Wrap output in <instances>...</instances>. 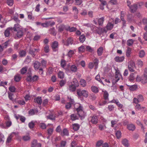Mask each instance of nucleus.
I'll return each mask as SVG.
<instances>
[{"mask_svg":"<svg viewBox=\"0 0 147 147\" xmlns=\"http://www.w3.org/2000/svg\"><path fill=\"white\" fill-rule=\"evenodd\" d=\"M74 107L76 109L80 119L84 118L86 115L83 110V107L79 103H76Z\"/></svg>","mask_w":147,"mask_h":147,"instance_id":"1","label":"nucleus"},{"mask_svg":"<svg viewBox=\"0 0 147 147\" xmlns=\"http://www.w3.org/2000/svg\"><path fill=\"white\" fill-rule=\"evenodd\" d=\"M14 31L17 32L16 35L18 38H20L23 35L22 28L20 26L17 24L14 25L13 27Z\"/></svg>","mask_w":147,"mask_h":147,"instance_id":"2","label":"nucleus"},{"mask_svg":"<svg viewBox=\"0 0 147 147\" xmlns=\"http://www.w3.org/2000/svg\"><path fill=\"white\" fill-rule=\"evenodd\" d=\"M91 30L93 32L97 33L99 35L102 34V33H106L107 32V31L105 28H102L96 27L94 26L91 28Z\"/></svg>","mask_w":147,"mask_h":147,"instance_id":"3","label":"nucleus"},{"mask_svg":"<svg viewBox=\"0 0 147 147\" xmlns=\"http://www.w3.org/2000/svg\"><path fill=\"white\" fill-rule=\"evenodd\" d=\"M123 78L122 75L121 74L119 70H116L115 72V78L113 80V83H116L119 80H122Z\"/></svg>","mask_w":147,"mask_h":147,"instance_id":"4","label":"nucleus"},{"mask_svg":"<svg viewBox=\"0 0 147 147\" xmlns=\"http://www.w3.org/2000/svg\"><path fill=\"white\" fill-rule=\"evenodd\" d=\"M78 86L79 83L78 81L76 79H74L71 84L69 85V89L71 91H74L76 87Z\"/></svg>","mask_w":147,"mask_h":147,"instance_id":"5","label":"nucleus"},{"mask_svg":"<svg viewBox=\"0 0 147 147\" xmlns=\"http://www.w3.org/2000/svg\"><path fill=\"white\" fill-rule=\"evenodd\" d=\"M77 94L80 96H83L85 98H87L88 96V92L85 90H82L80 89H77Z\"/></svg>","mask_w":147,"mask_h":147,"instance_id":"6","label":"nucleus"},{"mask_svg":"<svg viewBox=\"0 0 147 147\" xmlns=\"http://www.w3.org/2000/svg\"><path fill=\"white\" fill-rule=\"evenodd\" d=\"M35 70H38L39 69V71H41V74L43 73V69L40 67L41 63L40 62L37 61H35L33 62Z\"/></svg>","mask_w":147,"mask_h":147,"instance_id":"7","label":"nucleus"},{"mask_svg":"<svg viewBox=\"0 0 147 147\" xmlns=\"http://www.w3.org/2000/svg\"><path fill=\"white\" fill-rule=\"evenodd\" d=\"M89 122H91L93 124H96L98 122L97 116L95 115L89 118Z\"/></svg>","mask_w":147,"mask_h":147,"instance_id":"8","label":"nucleus"},{"mask_svg":"<svg viewBox=\"0 0 147 147\" xmlns=\"http://www.w3.org/2000/svg\"><path fill=\"white\" fill-rule=\"evenodd\" d=\"M128 68L131 72H134V69L135 68V65L133 61H130L128 63Z\"/></svg>","mask_w":147,"mask_h":147,"instance_id":"9","label":"nucleus"},{"mask_svg":"<svg viewBox=\"0 0 147 147\" xmlns=\"http://www.w3.org/2000/svg\"><path fill=\"white\" fill-rule=\"evenodd\" d=\"M5 124L6 127H9L12 125V122L10 120V118L9 116L6 115L5 117Z\"/></svg>","mask_w":147,"mask_h":147,"instance_id":"10","label":"nucleus"},{"mask_svg":"<svg viewBox=\"0 0 147 147\" xmlns=\"http://www.w3.org/2000/svg\"><path fill=\"white\" fill-rule=\"evenodd\" d=\"M73 39L72 38H68L66 41L63 40H62V42L66 46H68L69 45H72L73 43Z\"/></svg>","mask_w":147,"mask_h":147,"instance_id":"11","label":"nucleus"},{"mask_svg":"<svg viewBox=\"0 0 147 147\" xmlns=\"http://www.w3.org/2000/svg\"><path fill=\"white\" fill-rule=\"evenodd\" d=\"M18 132H13L7 137L6 141V143H9L11 142V139L15 135H18Z\"/></svg>","mask_w":147,"mask_h":147,"instance_id":"12","label":"nucleus"},{"mask_svg":"<svg viewBox=\"0 0 147 147\" xmlns=\"http://www.w3.org/2000/svg\"><path fill=\"white\" fill-rule=\"evenodd\" d=\"M41 144L40 143H38L37 140H34L31 142V147H41Z\"/></svg>","mask_w":147,"mask_h":147,"instance_id":"13","label":"nucleus"},{"mask_svg":"<svg viewBox=\"0 0 147 147\" xmlns=\"http://www.w3.org/2000/svg\"><path fill=\"white\" fill-rule=\"evenodd\" d=\"M58 43L56 41H54L52 43V47L53 51H56L58 50Z\"/></svg>","mask_w":147,"mask_h":147,"instance_id":"14","label":"nucleus"},{"mask_svg":"<svg viewBox=\"0 0 147 147\" xmlns=\"http://www.w3.org/2000/svg\"><path fill=\"white\" fill-rule=\"evenodd\" d=\"M66 65V61L64 59H62L61 62V67L65 69L67 72H69V70L68 69L65 68Z\"/></svg>","mask_w":147,"mask_h":147,"instance_id":"15","label":"nucleus"},{"mask_svg":"<svg viewBox=\"0 0 147 147\" xmlns=\"http://www.w3.org/2000/svg\"><path fill=\"white\" fill-rule=\"evenodd\" d=\"M13 30V28L12 27L7 28L4 32V35L6 37H8L10 35V33L12 30Z\"/></svg>","mask_w":147,"mask_h":147,"instance_id":"16","label":"nucleus"},{"mask_svg":"<svg viewBox=\"0 0 147 147\" xmlns=\"http://www.w3.org/2000/svg\"><path fill=\"white\" fill-rule=\"evenodd\" d=\"M102 92H103V95L104 99L105 100H108L109 94L105 90H102Z\"/></svg>","mask_w":147,"mask_h":147,"instance_id":"17","label":"nucleus"},{"mask_svg":"<svg viewBox=\"0 0 147 147\" xmlns=\"http://www.w3.org/2000/svg\"><path fill=\"white\" fill-rule=\"evenodd\" d=\"M125 57L122 56L121 57L117 56L115 57V60L118 62H121L124 59Z\"/></svg>","mask_w":147,"mask_h":147,"instance_id":"18","label":"nucleus"},{"mask_svg":"<svg viewBox=\"0 0 147 147\" xmlns=\"http://www.w3.org/2000/svg\"><path fill=\"white\" fill-rule=\"evenodd\" d=\"M137 5L136 4H134L133 5H131L129 9L132 12L134 13L137 10Z\"/></svg>","mask_w":147,"mask_h":147,"instance_id":"19","label":"nucleus"},{"mask_svg":"<svg viewBox=\"0 0 147 147\" xmlns=\"http://www.w3.org/2000/svg\"><path fill=\"white\" fill-rule=\"evenodd\" d=\"M127 128L129 130L134 131L136 128L134 125L133 124L131 123L127 124Z\"/></svg>","mask_w":147,"mask_h":147,"instance_id":"20","label":"nucleus"},{"mask_svg":"<svg viewBox=\"0 0 147 147\" xmlns=\"http://www.w3.org/2000/svg\"><path fill=\"white\" fill-rule=\"evenodd\" d=\"M141 82L143 84L147 82V75L144 74V76H142Z\"/></svg>","mask_w":147,"mask_h":147,"instance_id":"21","label":"nucleus"},{"mask_svg":"<svg viewBox=\"0 0 147 147\" xmlns=\"http://www.w3.org/2000/svg\"><path fill=\"white\" fill-rule=\"evenodd\" d=\"M144 108L143 107H142L139 104H137L135 106V109L137 111L142 110Z\"/></svg>","mask_w":147,"mask_h":147,"instance_id":"22","label":"nucleus"},{"mask_svg":"<svg viewBox=\"0 0 147 147\" xmlns=\"http://www.w3.org/2000/svg\"><path fill=\"white\" fill-rule=\"evenodd\" d=\"M103 52V47H100L97 50V53L98 56H100Z\"/></svg>","mask_w":147,"mask_h":147,"instance_id":"23","label":"nucleus"},{"mask_svg":"<svg viewBox=\"0 0 147 147\" xmlns=\"http://www.w3.org/2000/svg\"><path fill=\"white\" fill-rule=\"evenodd\" d=\"M113 24L111 23H109L106 26V28H105L107 30H112L113 27Z\"/></svg>","mask_w":147,"mask_h":147,"instance_id":"24","label":"nucleus"},{"mask_svg":"<svg viewBox=\"0 0 147 147\" xmlns=\"http://www.w3.org/2000/svg\"><path fill=\"white\" fill-rule=\"evenodd\" d=\"M104 18L102 17L99 19H96L97 20L98 22V24L99 26H102L103 24V22L104 20Z\"/></svg>","mask_w":147,"mask_h":147,"instance_id":"25","label":"nucleus"},{"mask_svg":"<svg viewBox=\"0 0 147 147\" xmlns=\"http://www.w3.org/2000/svg\"><path fill=\"white\" fill-rule=\"evenodd\" d=\"M91 91L95 93H97L98 92L99 90L98 88L94 86H92L91 87Z\"/></svg>","mask_w":147,"mask_h":147,"instance_id":"26","label":"nucleus"},{"mask_svg":"<svg viewBox=\"0 0 147 147\" xmlns=\"http://www.w3.org/2000/svg\"><path fill=\"white\" fill-rule=\"evenodd\" d=\"M61 134L62 136H68L69 132L68 130L66 128L63 129V131L61 132Z\"/></svg>","mask_w":147,"mask_h":147,"instance_id":"27","label":"nucleus"},{"mask_svg":"<svg viewBox=\"0 0 147 147\" xmlns=\"http://www.w3.org/2000/svg\"><path fill=\"white\" fill-rule=\"evenodd\" d=\"M38 50L36 49H34V51L32 50L31 49H30L29 50V53L32 56L34 57L35 55V51H37V52H38Z\"/></svg>","mask_w":147,"mask_h":147,"instance_id":"28","label":"nucleus"},{"mask_svg":"<svg viewBox=\"0 0 147 147\" xmlns=\"http://www.w3.org/2000/svg\"><path fill=\"white\" fill-rule=\"evenodd\" d=\"M122 144L125 146L127 147L129 146V144L128 140L126 139H123L122 141Z\"/></svg>","mask_w":147,"mask_h":147,"instance_id":"29","label":"nucleus"},{"mask_svg":"<svg viewBox=\"0 0 147 147\" xmlns=\"http://www.w3.org/2000/svg\"><path fill=\"white\" fill-rule=\"evenodd\" d=\"M77 70V67L75 65H71L70 67V71L69 70L70 72V71L72 72H75Z\"/></svg>","mask_w":147,"mask_h":147,"instance_id":"30","label":"nucleus"},{"mask_svg":"<svg viewBox=\"0 0 147 147\" xmlns=\"http://www.w3.org/2000/svg\"><path fill=\"white\" fill-rule=\"evenodd\" d=\"M34 101L38 103L39 105L41 104L42 102V100L41 97H38L34 99Z\"/></svg>","mask_w":147,"mask_h":147,"instance_id":"31","label":"nucleus"},{"mask_svg":"<svg viewBox=\"0 0 147 147\" xmlns=\"http://www.w3.org/2000/svg\"><path fill=\"white\" fill-rule=\"evenodd\" d=\"M73 128L74 131L78 130L80 127V125L78 123H74L73 124Z\"/></svg>","mask_w":147,"mask_h":147,"instance_id":"32","label":"nucleus"},{"mask_svg":"<svg viewBox=\"0 0 147 147\" xmlns=\"http://www.w3.org/2000/svg\"><path fill=\"white\" fill-rule=\"evenodd\" d=\"M74 53V51L72 50H70L68 52V54L66 55V57H68V60L70 59V57H71L72 55Z\"/></svg>","mask_w":147,"mask_h":147,"instance_id":"33","label":"nucleus"},{"mask_svg":"<svg viewBox=\"0 0 147 147\" xmlns=\"http://www.w3.org/2000/svg\"><path fill=\"white\" fill-rule=\"evenodd\" d=\"M65 29L67 31H69L70 32H73L76 30L77 29L76 28L72 27H70V26H68L67 28H65Z\"/></svg>","mask_w":147,"mask_h":147,"instance_id":"34","label":"nucleus"},{"mask_svg":"<svg viewBox=\"0 0 147 147\" xmlns=\"http://www.w3.org/2000/svg\"><path fill=\"white\" fill-rule=\"evenodd\" d=\"M71 119L73 121H74L78 119L79 116L75 114H73L70 116Z\"/></svg>","mask_w":147,"mask_h":147,"instance_id":"35","label":"nucleus"},{"mask_svg":"<svg viewBox=\"0 0 147 147\" xmlns=\"http://www.w3.org/2000/svg\"><path fill=\"white\" fill-rule=\"evenodd\" d=\"M49 32L50 34L54 36H55L56 33L55 32V29L54 28H51L49 30Z\"/></svg>","mask_w":147,"mask_h":147,"instance_id":"36","label":"nucleus"},{"mask_svg":"<svg viewBox=\"0 0 147 147\" xmlns=\"http://www.w3.org/2000/svg\"><path fill=\"white\" fill-rule=\"evenodd\" d=\"M131 51V49L130 47H128L126 52V55L127 57H129L130 56Z\"/></svg>","mask_w":147,"mask_h":147,"instance_id":"37","label":"nucleus"},{"mask_svg":"<svg viewBox=\"0 0 147 147\" xmlns=\"http://www.w3.org/2000/svg\"><path fill=\"white\" fill-rule=\"evenodd\" d=\"M80 85L83 87H84L86 86V82L85 80L83 79H81L80 80Z\"/></svg>","mask_w":147,"mask_h":147,"instance_id":"38","label":"nucleus"},{"mask_svg":"<svg viewBox=\"0 0 147 147\" xmlns=\"http://www.w3.org/2000/svg\"><path fill=\"white\" fill-rule=\"evenodd\" d=\"M5 140L4 135L0 132V143H3Z\"/></svg>","mask_w":147,"mask_h":147,"instance_id":"39","label":"nucleus"},{"mask_svg":"<svg viewBox=\"0 0 147 147\" xmlns=\"http://www.w3.org/2000/svg\"><path fill=\"white\" fill-rule=\"evenodd\" d=\"M115 135L117 139H119L120 138H121V131L119 130L116 131Z\"/></svg>","mask_w":147,"mask_h":147,"instance_id":"40","label":"nucleus"},{"mask_svg":"<svg viewBox=\"0 0 147 147\" xmlns=\"http://www.w3.org/2000/svg\"><path fill=\"white\" fill-rule=\"evenodd\" d=\"M28 69V67L26 66L23 67L20 70V72L22 74H24L26 73Z\"/></svg>","mask_w":147,"mask_h":147,"instance_id":"41","label":"nucleus"},{"mask_svg":"<svg viewBox=\"0 0 147 147\" xmlns=\"http://www.w3.org/2000/svg\"><path fill=\"white\" fill-rule=\"evenodd\" d=\"M134 41V40L132 39H129L128 40L127 42V45L129 46H131L132 45H133Z\"/></svg>","mask_w":147,"mask_h":147,"instance_id":"42","label":"nucleus"},{"mask_svg":"<svg viewBox=\"0 0 147 147\" xmlns=\"http://www.w3.org/2000/svg\"><path fill=\"white\" fill-rule=\"evenodd\" d=\"M85 36L84 34L81 35L79 37V40L80 42H83L85 40Z\"/></svg>","mask_w":147,"mask_h":147,"instance_id":"43","label":"nucleus"},{"mask_svg":"<svg viewBox=\"0 0 147 147\" xmlns=\"http://www.w3.org/2000/svg\"><path fill=\"white\" fill-rule=\"evenodd\" d=\"M145 54V52L143 50H141L139 52V56L140 58L143 57Z\"/></svg>","mask_w":147,"mask_h":147,"instance_id":"44","label":"nucleus"},{"mask_svg":"<svg viewBox=\"0 0 147 147\" xmlns=\"http://www.w3.org/2000/svg\"><path fill=\"white\" fill-rule=\"evenodd\" d=\"M19 54L20 57H24L26 55V52L25 51L22 50L20 51Z\"/></svg>","mask_w":147,"mask_h":147,"instance_id":"45","label":"nucleus"},{"mask_svg":"<svg viewBox=\"0 0 147 147\" xmlns=\"http://www.w3.org/2000/svg\"><path fill=\"white\" fill-rule=\"evenodd\" d=\"M65 28V26L64 25H61L58 27V31L59 32H62Z\"/></svg>","mask_w":147,"mask_h":147,"instance_id":"46","label":"nucleus"},{"mask_svg":"<svg viewBox=\"0 0 147 147\" xmlns=\"http://www.w3.org/2000/svg\"><path fill=\"white\" fill-rule=\"evenodd\" d=\"M22 139L24 141H27L30 140V137L29 135H25L23 136Z\"/></svg>","mask_w":147,"mask_h":147,"instance_id":"47","label":"nucleus"},{"mask_svg":"<svg viewBox=\"0 0 147 147\" xmlns=\"http://www.w3.org/2000/svg\"><path fill=\"white\" fill-rule=\"evenodd\" d=\"M127 21L130 22L134 21V20L132 18L131 15L129 14L127 16Z\"/></svg>","mask_w":147,"mask_h":147,"instance_id":"48","label":"nucleus"},{"mask_svg":"<svg viewBox=\"0 0 147 147\" xmlns=\"http://www.w3.org/2000/svg\"><path fill=\"white\" fill-rule=\"evenodd\" d=\"M85 50V48L84 46L82 45L79 47L78 51L80 53H82Z\"/></svg>","mask_w":147,"mask_h":147,"instance_id":"49","label":"nucleus"},{"mask_svg":"<svg viewBox=\"0 0 147 147\" xmlns=\"http://www.w3.org/2000/svg\"><path fill=\"white\" fill-rule=\"evenodd\" d=\"M58 77L61 79L63 78L64 77V74L63 72L59 71L58 74Z\"/></svg>","mask_w":147,"mask_h":147,"instance_id":"50","label":"nucleus"},{"mask_svg":"<svg viewBox=\"0 0 147 147\" xmlns=\"http://www.w3.org/2000/svg\"><path fill=\"white\" fill-rule=\"evenodd\" d=\"M39 125L42 129H45L46 128L47 125L44 123H40L39 124Z\"/></svg>","mask_w":147,"mask_h":147,"instance_id":"51","label":"nucleus"},{"mask_svg":"<svg viewBox=\"0 0 147 147\" xmlns=\"http://www.w3.org/2000/svg\"><path fill=\"white\" fill-rule=\"evenodd\" d=\"M137 63L139 67H142L143 65V62L141 60H138L137 61Z\"/></svg>","mask_w":147,"mask_h":147,"instance_id":"52","label":"nucleus"},{"mask_svg":"<svg viewBox=\"0 0 147 147\" xmlns=\"http://www.w3.org/2000/svg\"><path fill=\"white\" fill-rule=\"evenodd\" d=\"M135 79V77L134 76V74L131 73L130 74L129 77V79L131 82H132Z\"/></svg>","mask_w":147,"mask_h":147,"instance_id":"53","label":"nucleus"},{"mask_svg":"<svg viewBox=\"0 0 147 147\" xmlns=\"http://www.w3.org/2000/svg\"><path fill=\"white\" fill-rule=\"evenodd\" d=\"M137 88V86L136 85L130 86L129 87V89L131 90L134 91L136 90Z\"/></svg>","mask_w":147,"mask_h":147,"instance_id":"54","label":"nucleus"},{"mask_svg":"<svg viewBox=\"0 0 147 147\" xmlns=\"http://www.w3.org/2000/svg\"><path fill=\"white\" fill-rule=\"evenodd\" d=\"M28 126L30 129H33L34 126V123L32 121L28 123Z\"/></svg>","mask_w":147,"mask_h":147,"instance_id":"55","label":"nucleus"},{"mask_svg":"<svg viewBox=\"0 0 147 147\" xmlns=\"http://www.w3.org/2000/svg\"><path fill=\"white\" fill-rule=\"evenodd\" d=\"M31 61V59L30 57L27 56L26 58L24 61V62L26 63H30Z\"/></svg>","mask_w":147,"mask_h":147,"instance_id":"56","label":"nucleus"},{"mask_svg":"<svg viewBox=\"0 0 147 147\" xmlns=\"http://www.w3.org/2000/svg\"><path fill=\"white\" fill-rule=\"evenodd\" d=\"M7 3L8 5L11 6L13 4V0H7Z\"/></svg>","mask_w":147,"mask_h":147,"instance_id":"57","label":"nucleus"},{"mask_svg":"<svg viewBox=\"0 0 147 147\" xmlns=\"http://www.w3.org/2000/svg\"><path fill=\"white\" fill-rule=\"evenodd\" d=\"M47 118L48 119L51 120H55V116L54 115H50L49 116H47Z\"/></svg>","mask_w":147,"mask_h":147,"instance_id":"58","label":"nucleus"},{"mask_svg":"<svg viewBox=\"0 0 147 147\" xmlns=\"http://www.w3.org/2000/svg\"><path fill=\"white\" fill-rule=\"evenodd\" d=\"M125 12L124 11H121V13L120 18L121 20L122 21L124 20V17L125 16Z\"/></svg>","mask_w":147,"mask_h":147,"instance_id":"59","label":"nucleus"},{"mask_svg":"<svg viewBox=\"0 0 147 147\" xmlns=\"http://www.w3.org/2000/svg\"><path fill=\"white\" fill-rule=\"evenodd\" d=\"M9 90L12 92H15L16 88L14 86H11L9 88Z\"/></svg>","mask_w":147,"mask_h":147,"instance_id":"60","label":"nucleus"},{"mask_svg":"<svg viewBox=\"0 0 147 147\" xmlns=\"http://www.w3.org/2000/svg\"><path fill=\"white\" fill-rule=\"evenodd\" d=\"M99 129L101 130H103L106 128V127L104 124H100L98 126Z\"/></svg>","mask_w":147,"mask_h":147,"instance_id":"61","label":"nucleus"},{"mask_svg":"<svg viewBox=\"0 0 147 147\" xmlns=\"http://www.w3.org/2000/svg\"><path fill=\"white\" fill-rule=\"evenodd\" d=\"M68 99L69 101L70 102L71 104H73L74 103V100L73 98H72L70 96H68Z\"/></svg>","mask_w":147,"mask_h":147,"instance_id":"62","label":"nucleus"},{"mask_svg":"<svg viewBox=\"0 0 147 147\" xmlns=\"http://www.w3.org/2000/svg\"><path fill=\"white\" fill-rule=\"evenodd\" d=\"M137 98H138L139 101L140 102L142 101L144 99L143 96L141 95L140 94L137 96Z\"/></svg>","mask_w":147,"mask_h":147,"instance_id":"63","label":"nucleus"},{"mask_svg":"<svg viewBox=\"0 0 147 147\" xmlns=\"http://www.w3.org/2000/svg\"><path fill=\"white\" fill-rule=\"evenodd\" d=\"M66 81L65 80H62L59 82V84L61 87L63 86L66 83Z\"/></svg>","mask_w":147,"mask_h":147,"instance_id":"64","label":"nucleus"}]
</instances>
